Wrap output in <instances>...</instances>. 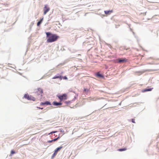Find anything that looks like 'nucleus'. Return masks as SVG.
<instances>
[{
	"instance_id": "14",
	"label": "nucleus",
	"mask_w": 159,
	"mask_h": 159,
	"mask_svg": "<svg viewBox=\"0 0 159 159\" xmlns=\"http://www.w3.org/2000/svg\"><path fill=\"white\" fill-rule=\"evenodd\" d=\"M60 138V136H59L57 138L54 139L53 140H52L53 141H55Z\"/></svg>"
},
{
	"instance_id": "12",
	"label": "nucleus",
	"mask_w": 159,
	"mask_h": 159,
	"mask_svg": "<svg viewBox=\"0 0 159 159\" xmlns=\"http://www.w3.org/2000/svg\"><path fill=\"white\" fill-rule=\"evenodd\" d=\"M63 148V147L62 146H60V147H58L55 150H56L57 151V152H58L59 151H60V150L62 148Z\"/></svg>"
},
{
	"instance_id": "11",
	"label": "nucleus",
	"mask_w": 159,
	"mask_h": 159,
	"mask_svg": "<svg viewBox=\"0 0 159 159\" xmlns=\"http://www.w3.org/2000/svg\"><path fill=\"white\" fill-rule=\"evenodd\" d=\"M43 20V18H42L37 23V26H39V25H40V24L42 23V21Z\"/></svg>"
},
{
	"instance_id": "19",
	"label": "nucleus",
	"mask_w": 159,
	"mask_h": 159,
	"mask_svg": "<svg viewBox=\"0 0 159 159\" xmlns=\"http://www.w3.org/2000/svg\"><path fill=\"white\" fill-rule=\"evenodd\" d=\"M89 91V90L88 89H84V92H88Z\"/></svg>"
},
{
	"instance_id": "15",
	"label": "nucleus",
	"mask_w": 159,
	"mask_h": 159,
	"mask_svg": "<svg viewBox=\"0 0 159 159\" xmlns=\"http://www.w3.org/2000/svg\"><path fill=\"white\" fill-rule=\"evenodd\" d=\"M152 89H146L144 91V92H146L147 91H151L152 90Z\"/></svg>"
},
{
	"instance_id": "3",
	"label": "nucleus",
	"mask_w": 159,
	"mask_h": 159,
	"mask_svg": "<svg viewBox=\"0 0 159 159\" xmlns=\"http://www.w3.org/2000/svg\"><path fill=\"white\" fill-rule=\"evenodd\" d=\"M24 97L27 99L28 100H32L33 101H35V98L31 96H30L28 94H25L24 96Z\"/></svg>"
},
{
	"instance_id": "18",
	"label": "nucleus",
	"mask_w": 159,
	"mask_h": 159,
	"mask_svg": "<svg viewBox=\"0 0 159 159\" xmlns=\"http://www.w3.org/2000/svg\"><path fill=\"white\" fill-rule=\"evenodd\" d=\"M14 153H15V152L13 150H11V154L12 155Z\"/></svg>"
},
{
	"instance_id": "20",
	"label": "nucleus",
	"mask_w": 159,
	"mask_h": 159,
	"mask_svg": "<svg viewBox=\"0 0 159 159\" xmlns=\"http://www.w3.org/2000/svg\"><path fill=\"white\" fill-rule=\"evenodd\" d=\"M57 132V131H52V132H51V133H50V134H52V133H54Z\"/></svg>"
},
{
	"instance_id": "4",
	"label": "nucleus",
	"mask_w": 159,
	"mask_h": 159,
	"mask_svg": "<svg viewBox=\"0 0 159 159\" xmlns=\"http://www.w3.org/2000/svg\"><path fill=\"white\" fill-rule=\"evenodd\" d=\"M35 93L38 95L42 94L43 93V90L42 89L39 88L37 90H36Z\"/></svg>"
},
{
	"instance_id": "13",
	"label": "nucleus",
	"mask_w": 159,
	"mask_h": 159,
	"mask_svg": "<svg viewBox=\"0 0 159 159\" xmlns=\"http://www.w3.org/2000/svg\"><path fill=\"white\" fill-rule=\"evenodd\" d=\"M126 150L127 148H123L119 149L118 150L120 151H125Z\"/></svg>"
},
{
	"instance_id": "5",
	"label": "nucleus",
	"mask_w": 159,
	"mask_h": 159,
	"mask_svg": "<svg viewBox=\"0 0 159 159\" xmlns=\"http://www.w3.org/2000/svg\"><path fill=\"white\" fill-rule=\"evenodd\" d=\"M50 9V8L47 5H45L43 8L44 14L45 15Z\"/></svg>"
},
{
	"instance_id": "21",
	"label": "nucleus",
	"mask_w": 159,
	"mask_h": 159,
	"mask_svg": "<svg viewBox=\"0 0 159 159\" xmlns=\"http://www.w3.org/2000/svg\"><path fill=\"white\" fill-rule=\"evenodd\" d=\"M63 78L64 79H65V80H67V77L66 76H65L64 77H63Z\"/></svg>"
},
{
	"instance_id": "23",
	"label": "nucleus",
	"mask_w": 159,
	"mask_h": 159,
	"mask_svg": "<svg viewBox=\"0 0 159 159\" xmlns=\"http://www.w3.org/2000/svg\"><path fill=\"white\" fill-rule=\"evenodd\" d=\"M65 103H66V104H69L70 103V102H67V101H66L65 102Z\"/></svg>"
},
{
	"instance_id": "7",
	"label": "nucleus",
	"mask_w": 159,
	"mask_h": 159,
	"mask_svg": "<svg viewBox=\"0 0 159 159\" xmlns=\"http://www.w3.org/2000/svg\"><path fill=\"white\" fill-rule=\"evenodd\" d=\"M52 104L54 106H57L58 105H61L62 104V103L60 102H53Z\"/></svg>"
},
{
	"instance_id": "8",
	"label": "nucleus",
	"mask_w": 159,
	"mask_h": 159,
	"mask_svg": "<svg viewBox=\"0 0 159 159\" xmlns=\"http://www.w3.org/2000/svg\"><path fill=\"white\" fill-rule=\"evenodd\" d=\"M40 104L42 105H51V104L50 102H49L48 101H46L44 102H42Z\"/></svg>"
},
{
	"instance_id": "1",
	"label": "nucleus",
	"mask_w": 159,
	"mask_h": 159,
	"mask_svg": "<svg viewBox=\"0 0 159 159\" xmlns=\"http://www.w3.org/2000/svg\"><path fill=\"white\" fill-rule=\"evenodd\" d=\"M46 34L47 38H48L47 40L48 43H52L56 41L59 38V36L56 34H51L49 32H46Z\"/></svg>"
},
{
	"instance_id": "10",
	"label": "nucleus",
	"mask_w": 159,
	"mask_h": 159,
	"mask_svg": "<svg viewBox=\"0 0 159 159\" xmlns=\"http://www.w3.org/2000/svg\"><path fill=\"white\" fill-rule=\"evenodd\" d=\"M57 78H60L61 79V80L62 79V77L61 76L59 75V76H55L52 79H56Z\"/></svg>"
},
{
	"instance_id": "25",
	"label": "nucleus",
	"mask_w": 159,
	"mask_h": 159,
	"mask_svg": "<svg viewBox=\"0 0 159 159\" xmlns=\"http://www.w3.org/2000/svg\"><path fill=\"white\" fill-rule=\"evenodd\" d=\"M52 141H52V140H49V141H48V143H51V142H52Z\"/></svg>"
},
{
	"instance_id": "17",
	"label": "nucleus",
	"mask_w": 159,
	"mask_h": 159,
	"mask_svg": "<svg viewBox=\"0 0 159 159\" xmlns=\"http://www.w3.org/2000/svg\"><path fill=\"white\" fill-rule=\"evenodd\" d=\"M56 155L57 154H56L54 153L53 154L52 157V158H53L56 156Z\"/></svg>"
},
{
	"instance_id": "22",
	"label": "nucleus",
	"mask_w": 159,
	"mask_h": 159,
	"mask_svg": "<svg viewBox=\"0 0 159 159\" xmlns=\"http://www.w3.org/2000/svg\"><path fill=\"white\" fill-rule=\"evenodd\" d=\"M57 152H57V151L55 150L54 152V153H55V154H57Z\"/></svg>"
},
{
	"instance_id": "9",
	"label": "nucleus",
	"mask_w": 159,
	"mask_h": 159,
	"mask_svg": "<svg viewBox=\"0 0 159 159\" xmlns=\"http://www.w3.org/2000/svg\"><path fill=\"white\" fill-rule=\"evenodd\" d=\"M112 12L113 11L112 10L109 11H104L105 14L107 15H110Z\"/></svg>"
},
{
	"instance_id": "2",
	"label": "nucleus",
	"mask_w": 159,
	"mask_h": 159,
	"mask_svg": "<svg viewBox=\"0 0 159 159\" xmlns=\"http://www.w3.org/2000/svg\"><path fill=\"white\" fill-rule=\"evenodd\" d=\"M57 96L60 100V102L63 100H66L67 98V95L66 93L63 94L61 95L58 94L57 95Z\"/></svg>"
},
{
	"instance_id": "24",
	"label": "nucleus",
	"mask_w": 159,
	"mask_h": 159,
	"mask_svg": "<svg viewBox=\"0 0 159 159\" xmlns=\"http://www.w3.org/2000/svg\"><path fill=\"white\" fill-rule=\"evenodd\" d=\"M132 122L133 123H135V121H134V119H132Z\"/></svg>"
},
{
	"instance_id": "16",
	"label": "nucleus",
	"mask_w": 159,
	"mask_h": 159,
	"mask_svg": "<svg viewBox=\"0 0 159 159\" xmlns=\"http://www.w3.org/2000/svg\"><path fill=\"white\" fill-rule=\"evenodd\" d=\"M97 75L98 76L100 77H103V76L102 75L100 74H99L98 73L97 74Z\"/></svg>"
},
{
	"instance_id": "26",
	"label": "nucleus",
	"mask_w": 159,
	"mask_h": 159,
	"mask_svg": "<svg viewBox=\"0 0 159 159\" xmlns=\"http://www.w3.org/2000/svg\"><path fill=\"white\" fill-rule=\"evenodd\" d=\"M39 109H43V108L39 107Z\"/></svg>"
},
{
	"instance_id": "6",
	"label": "nucleus",
	"mask_w": 159,
	"mask_h": 159,
	"mask_svg": "<svg viewBox=\"0 0 159 159\" xmlns=\"http://www.w3.org/2000/svg\"><path fill=\"white\" fill-rule=\"evenodd\" d=\"M117 60L118 61L117 62L119 63H123L128 61V60L125 58H122L121 59H119Z\"/></svg>"
}]
</instances>
